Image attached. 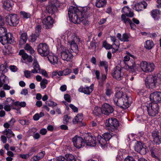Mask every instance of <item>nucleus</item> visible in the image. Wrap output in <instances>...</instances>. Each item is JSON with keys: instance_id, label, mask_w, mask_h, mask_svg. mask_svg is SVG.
Masks as SVG:
<instances>
[{"instance_id": "obj_50", "label": "nucleus", "mask_w": 161, "mask_h": 161, "mask_svg": "<svg viewBox=\"0 0 161 161\" xmlns=\"http://www.w3.org/2000/svg\"><path fill=\"white\" fill-rule=\"evenodd\" d=\"M24 73L25 77L27 78H29L31 76V71L25 70L24 72Z\"/></svg>"}, {"instance_id": "obj_18", "label": "nucleus", "mask_w": 161, "mask_h": 161, "mask_svg": "<svg viewBox=\"0 0 161 161\" xmlns=\"http://www.w3.org/2000/svg\"><path fill=\"white\" fill-rule=\"evenodd\" d=\"M102 113L105 115H108L114 111L113 107L107 103L103 104L102 106Z\"/></svg>"}, {"instance_id": "obj_2", "label": "nucleus", "mask_w": 161, "mask_h": 161, "mask_svg": "<svg viewBox=\"0 0 161 161\" xmlns=\"http://www.w3.org/2000/svg\"><path fill=\"white\" fill-rule=\"evenodd\" d=\"M14 41V38L10 33H7L6 29L0 27V42L3 45L11 44Z\"/></svg>"}, {"instance_id": "obj_46", "label": "nucleus", "mask_w": 161, "mask_h": 161, "mask_svg": "<svg viewBox=\"0 0 161 161\" xmlns=\"http://www.w3.org/2000/svg\"><path fill=\"white\" fill-rule=\"evenodd\" d=\"M80 7L78 6L75 3H73V5L69 7L68 10H80V9L78 8Z\"/></svg>"}, {"instance_id": "obj_17", "label": "nucleus", "mask_w": 161, "mask_h": 161, "mask_svg": "<svg viewBox=\"0 0 161 161\" xmlns=\"http://www.w3.org/2000/svg\"><path fill=\"white\" fill-rule=\"evenodd\" d=\"M150 100L157 103H161V92H155L152 93L150 96Z\"/></svg>"}, {"instance_id": "obj_5", "label": "nucleus", "mask_w": 161, "mask_h": 161, "mask_svg": "<svg viewBox=\"0 0 161 161\" xmlns=\"http://www.w3.org/2000/svg\"><path fill=\"white\" fill-rule=\"evenodd\" d=\"M53 11H43L42 14V17H44L47 16L46 18H44L42 22L43 25V27L46 29H49L51 28L53 23V19L51 17L49 16L50 14L52 13Z\"/></svg>"}, {"instance_id": "obj_21", "label": "nucleus", "mask_w": 161, "mask_h": 161, "mask_svg": "<svg viewBox=\"0 0 161 161\" xmlns=\"http://www.w3.org/2000/svg\"><path fill=\"white\" fill-rule=\"evenodd\" d=\"M33 69L31 70V72L33 74L40 73L41 67L36 58H34V61L33 64Z\"/></svg>"}, {"instance_id": "obj_61", "label": "nucleus", "mask_w": 161, "mask_h": 161, "mask_svg": "<svg viewBox=\"0 0 161 161\" xmlns=\"http://www.w3.org/2000/svg\"><path fill=\"white\" fill-rule=\"evenodd\" d=\"M39 35L36 34H32L31 36V40L32 42H34L36 40V38L38 37Z\"/></svg>"}, {"instance_id": "obj_53", "label": "nucleus", "mask_w": 161, "mask_h": 161, "mask_svg": "<svg viewBox=\"0 0 161 161\" xmlns=\"http://www.w3.org/2000/svg\"><path fill=\"white\" fill-rule=\"evenodd\" d=\"M94 112L97 114H100L102 113V107L101 108L95 107L94 109Z\"/></svg>"}, {"instance_id": "obj_34", "label": "nucleus", "mask_w": 161, "mask_h": 161, "mask_svg": "<svg viewBox=\"0 0 161 161\" xmlns=\"http://www.w3.org/2000/svg\"><path fill=\"white\" fill-rule=\"evenodd\" d=\"M83 114H78L75 117L74 119L73 120V122L76 124L77 122H80L82 121L83 119Z\"/></svg>"}, {"instance_id": "obj_24", "label": "nucleus", "mask_w": 161, "mask_h": 161, "mask_svg": "<svg viewBox=\"0 0 161 161\" xmlns=\"http://www.w3.org/2000/svg\"><path fill=\"white\" fill-rule=\"evenodd\" d=\"M120 88H117V92H116L114 97H117V98H126V97H129L127 96L125 93H124L121 89L119 90Z\"/></svg>"}, {"instance_id": "obj_29", "label": "nucleus", "mask_w": 161, "mask_h": 161, "mask_svg": "<svg viewBox=\"0 0 161 161\" xmlns=\"http://www.w3.org/2000/svg\"><path fill=\"white\" fill-rule=\"evenodd\" d=\"M3 8L5 10H11L12 5L10 0H5L3 3Z\"/></svg>"}, {"instance_id": "obj_14", "label": "nucleus", "mask_w": 161, "mask_h": 161, "mask_svg": "<svg viewBox=\"0 0 161 161\" xmlns=\"http://www.w3.org/2000/svg\"><path fill=\"white\" fill-rule=\"evenodd\" d=\"M70 52L67 49L63 51L61 53V58L64 60L67 61H71L73 57V55L72 54V53L74 52L71 50Z\"/></svg>"}, {"instance_id": "obj_16", "label": "nucleus", "mask_w": 161, "mask_h": 161, "mask_svg": "<svg viewBox=\"0 0 161 161\" xmlns=\"http://www.w3.org/2000/svg\"><path fill=\"white\" fill-rule=\"evenodd\" d=\"M85 136L84 139L85 143L88 146L94 147L96 145L97 142L95 137L92 136H88L87 135Z\"/></svg>"}, {"instance_id": "obj_28", "label": "nucleus", "mask_w": 161, "mask_h": 161, "mask_svg": "<svg viewBox=\"0 0 161 161\" xmlns=\"http://www.w3.org/2000/svg\"><path fill=\"white\" fill-rule=\"evenodd\" d=\"M8 70V66L6 62L0 65V73L1 75H4L7 73Z\"/></svg>"}, {"instance_id": "obj_32", "label": "nucleus", "mask_w": 161, "mask_h": 161, "mask_svg": "<svg viewBox=\"0 0 161 161\" xmlns=\"http://www.w3.org/2000/svg\"><path fill=\"white\" fill-rule=\"evenodd\" d=\"M27 39V33H24L21 34L20 36L19 43L22 45L25 43Z\"/></svg>"}, {"instance_id": "obj_35", "label": "nucleus", "mask_w": 161, "mask_h": 161, "mask_svg": "<svg viewBox=\"0 0 161 161\" xmlns=\"http://www.w3.org/2000/svg\"><path fill=\"white\" fill-rule=\"evenodd\" d=\"M154 46V44L151 40L147 41L144 45L145 47L147 49L150 50Z\"/></svg>"}, {"instance_id": "obj_31", "label": "nucleus", "mask_w": 161, "mask_h": 161, "mask_svg": "<svg viewBox=\"0 0 161 161\" xmlns=\"http://www.w3.org/2000/svg\"><path fill=\"white\" fill-rule=\"evenodd\" d=\"M151 15L155 20H158L161 16V12L159 11H152Z\"/></svg>"}, {"instance_id": "obj_9", "label": "nucleus", "mask_w": 161, "mask_h": 161, "mask_svg": "<svg viewBox=\"0 0 161 161\" xmlns=\"http://www.w3.org/2000/svg\"><path fill=\"white\" fill-rule=\"evenodd\" d=\"M6 22L12 26H16L19 23V18L16 14H8L5 17Z\"/></svg>"}, {"instance_id": "obj_57", "label": "nucleus", "mask_w": 161, "mask_h": 161, "mask_svg": "<svg viewBox=\"0 0 161 161\" xmlns=\"http://www.w3.org/2000/svg\"><path fill=\"white\" fill-rule=\"evenodd\" d=\"M46 103L50 107H55L57 105L56 103L52 101H47Z\"/></svg>"}, {"instance_id": "obj_48", "label": "nucleus", "mask_w": 161, "mask_h": 161, "mask_svg": "<svg viewBox=\"0 0 161 161\" xmlns=\"http://www.w3.org/2000/svg\"><path fill=\"white\" fill-rule=\"evenodd\" d=\"M103 46L107 49H109L111 48L113 49V45H111L107 43L106 42H104L103 44Z\"/></svg>"}, {"instance_id": "obj_64", "label": "nucleus", "mask_w": 161, "mask_h": 161, "mask_svg": "<svg viewBox=\"0 0 161 161\" xmlns=\"http://www.w3.org/2000/svg\"><path fill=\"white\" fill-rule=\"evenodd\" d=\"M69 107L73 110L74 112H78V108L73 104H70Z\"/></svg>"}, {"instance_id": "obj_19", "label": "nucleus", "mask_w": 161, "mask_h": 161, "mask_svg": "<svg viewBox=\"0 0 161 161\" xmlns=\"http://www.w3.org/2000/svg\"><path fill=\"white\" fill-rule=\"evenodd\" d=\"M152 135L155 143L158 144L161 143V134L157 130L153 131Z\"/></svg>"}, {"instance_id": "obj_15", "label": "nucleus", "mask_w": 161, "mask_h": 161, "mask_svg": "<svg viewBox=\"0 0 161 161\" xmlns=\"http://www.w3.org/2000/svg\"><path fill=\"white\" fill-rule=\"evenodd\" d=\"M112 75L113 77L116 80H121L123 77L124 73L121 71V68L116 66L114 69Z\"/></svg>"}, {"instance_id": "obj_47", "label": "nucleus", "mask_w": 161, "mask_h": 161, "mask_svg": "<svg viewBox=\"0 0 161 161\" xmlns=\"http://www.w3.org/2000/svg\"><path fill=\"white\" fill-rule=\"evenodd\" d=\"M38 151V149H36V147H31L28 153V154L30 156L32 155L34 153Z\"/></svg>"}, {"instance_id": "obj_13", "label": "nucleus", "mask_w": 161, "mask_h": 161, "mask_svg": "<svg viewBox=\"0 0 161 161\" xmlns=\"http://www.w3.org/2000/svg\"><path fill=\"white\" fill-rule=\"evenodd\" d=\"M72 141L75 146L77 148H80L83 146H84L85 144V139L81 137L75 136L73 138Z\"/></svg>"}, {"instance_id": "obj_49", "label": "nucleus", "mask_w": 161, "mask_h": 161, "mask_svg": "<svg viewBox=\"0 0 161 161\" xmlns=\"http://www.w3.org/2000/svg\"><path fill=\"white\" fill-rule=\"evenodd\" d=\"M15 106H19L21 107H24L26 105V103L25 102H19V101H17L14 103Z\"/></svg>"}, {"instance_id": "obj_43", "label": "nucleus", "mask_w": 161, "mask_h": 161, "mask_svg": "<svg viewBox=\"0 0 161 161\" xmlns=\"http://www.w3.org/2000/svg\"><path fill=\"white\" fill-rule=\"evenodd\" d=\"M48 83L47 80L46 79H43L40 82L41 87L42 89H44L46 87V85Z\"/></svg>"}, {"instance_id": "obj_41", "label": "nucleus", "mask_w": 161, "mask_h": 161, "mask_svg": "<svg viewBox=\"0 0 161 161\" xmlns=\"http://www.w3.org/2000/svg\"><path fill=\"white\" fill-rule=\"evenodd\" d=\"M0 80L3 83H9V80L8 77L5 76L4 74L1 75Z\"/></svg>"}, {"instance_id": "obj_26", "label": "nucleus", "mask_w": 161, "mask_h": 161, "mask_svg": "<svg viewBox=\"0 0 161 161\" xmlns=\"http://www.w3.org/2000/svg\"><path fill=\"white\" fill-rule=\"evenodd\" d=\"M113 93L112 87L110 84L107 83L106 85L105 94L108 97H110Z\"/></svg>"}, {"instance_id": "obj_30", "label": "nucleus", "mask_w": 161, "mask_h": 161, "mask_svg": "<svg viewBox=\"0 0 161 161\" xmlns=\"http://www.w3.org/2000/svg\"><path fill=\"white\" fill-rule=\"evenodd\" d=\"M3 134L6 135L8 139L12 137H14L15 135L12 130L9 129H6L3 131Z\"/></svg>"}, {"instance_id": "obj_60", "label": "nucleus", "mask_w": 161, "mask_h": 161, "mask_svg": "<svg viewBox=\"0 0 161 161\" xmlns=\"http://www.w3.org/2000/svg\"><path fill=\"white\" fill-rule=\"evenodd\" d=\"M64 99L68 102H71V99L70 98V96L69 95L66 94L64 95Z\"/></svg>"}, {"instance_id": "obj_8", "label": "nucleus", "mask_w": 161, "mask_h": 161, "mask_svg": "<svg viewBox=\"0 0 161 161\" xmlns=\"http://www.w3.org/2000/svg\"><path fill=\"white\" fill-rule=\"evenodd\" d=\"M149 115L152 117L156 116L159 112V107L157 103H152L147 104L145 107Z\"/></svg>"}, {"instance_id": "obj_45", "label": "nucleus", "mask_w": 161, "mask_h": 161, "mask_svg": "<svg viewBox=\"0 0 161 161\" xmlns=\"http://www.w3.org/2000/svg\"><path fill=\"white\" fill-rule=\"evenodd\" d=\"M142 147V146H141L139 143L137 142L134 146V149L137 152H139L141 151Z\"/></svg>"}, {"instance_id": "obj_27", "label": "nucleus", "mask_w": 161, "mask_h": 161, "mask_svg": "<svg viewBox=\"0 0 161 161\" xmlns=\"http://www.w3.org/2000/svg\"><path fill=\"white\" fill-rule=\"evenodd\" d=\"M97 140L100 145L102 147H105L106 146L108 141L104 139L102 136H98L97 137Z\"/></svg>"}, {"instance_id": "obj_38", "label": "nucleus", "mask_w": 161, "mask_h": 161, "mask_svg": "<svg viewBox=\"0 0 161 161\" xmlns=\"http://www.w3.org/2000/svg\"><path fill=\"white\" fill-rule=\"evenodd\" d=\"M130 37V35L127 33H124L122 35V39H120V41L123 42H128Z\"/></svg>"}, {"instance_id": "obj_37", "label": "nucleus", "mask_w": 161, "mask_h": 161, "mask_svg": "<svg viewBox=\"0 0 161 161\" xmlns=\"http://www.w3.org/2000/svg\"><path fill=\"white\" fill-rule=\"evenodd\" d=\"M24 49L27 51H29L30 54H32L35 52V51L32 47L28 43L25 44Z\"/></svg>"}, {"instance_id": "obj_10", "label": "nucleus", "mask_w": 161, "mask_h": 161, "mask_svg": "<svg viewBox=\"0 0 161 161\" xmlns=\"http://www.w3.org/2000/svg\"><path fill=\"white\" fill-rule=\"evenodd\" d=\"M159 79L155 75H150L147 77L145 80L146 87L149 88L153 89L155 88L156 83Z\"/></svg>"}, {"instance_id": "obj_11", "label": "nucleus", "mask_w": 161, "mask_h": 161, "mask_svg": "<svg viewBox=\"0 0 161 161\" xmlns=\"http://www.w3.org/2000/svg\"><path fill=\"white\" fill-rule=\"evenodd\" d=\"M37 51L42 56L46 57L49 52V47L45 43H40L38 46Z\"/></svg>"}, {"instance_id": "obj_39", "label": "nucleus", "mask_w": 161, "mask_h": 161, "mask_svg": "<svg viewBox=\"0 0 161 161\" xmlns=\"http://www.w3.org/2000/svg\"><path fill=\"white\" fill-rule=\"evenodd\" d=\"M99 66L104 67L105 72L107 73L108 72V63L105 61H100L99 62Z\"/></svg>"}, {"instance_id": "obj_52", "label": "nucleus", "mask_w": 161, "mask_h": 161, "mask_svg": "<svg viewBox=\"0 0 161 161\" xmlns=\"http://www.w3.org/2000/svg\"><path fill=\"white\" fill-rule=\"evenodd\" d=\"M42 27L41 25H37L35 29V33L39 35L41 31Z\"/></svg>"}, {"instance_id": "obj_55", "label": "nucleus", "mask_w": 161, "mask_h": 161, "mask_svg": "<svg viewBox=\"0 0 161 161\" xmlns=\"http://www.w3.org/2000/svg\"><path fill=\"white\" fill-rule=\"evenodd\" d=\"M157 151L158 149L156 148L152 149L150 150L151 154L152 157L154 158H156L157 157L155 155V153Z\"/></svg>"}, {"instance_id": "obj_25", "label": "nucleus", "mask_w": 161, "mask_h": 161, "mask_svg": "<svg viewBox=\"0 0 161 161\" xmlns=\"http://www.w3.org/2000/svg\"><path fill=\"white\" fill-rule=\"evenodd\" d=\"M49 62L53 64H57L58 62L57 57L54 56L52 53H49V54L47 56Z\"/></svg>"}, {"instance_id": "obj_56", "label": "nucleus", "mask_w": 161, "mask_h": 161, "mask_svg": "<svg viewBox=\"0 0 161 161\" xmlns=\"http://www.w3.org/2000/svg\"><path fill=\"white\" fill-rule=\"evenodd\" d=\"M69 117L67 115H64L63 118V123L64 124H67L69 122Z\"/></svg>"}, {"instance_id": "obj_1", "label": "nucleus", "mask_w": 161, "mask_h": 161, "mask_svg": "<svg viewBox=\"0 0 161 161\" xmlns=\"http://www.w3.org/2000/svg\"><path fill=\"white\" fill-rule=\"evenodd\" d=\"M89 14L88 11H68L69 18L74 23L84 25L88 24V21L86 19Z\"/></svg>"}, {"instance_id": "obj_12", "label": "nucleus", "mask_w": 161, "mask_h": 161, "mask_svg": "<svg viewBox=\"0 0 161 161\" xmlns=\"http://www.w3.org/2000/svg\"><path fill=\"white\" fill-rule=\"evenodd\" d=\"M140 65L142 69L146 72H151L154 70L155 68L154 64L151 62L142 61Z\"/></svg>"}, {"instance_id": "obj_23", "label": "nucleus", "mask_w": 161, "mask_h": 161, "mask_svg": "<svg viewBox=\"0 0 161 161\" xmlns=\"http://www.w3.org/2000/svg\"><path fill=\"white\" fill-rule=\"evenodd\" d=\"M110 39L111 41L113 42V43L112 44L113 46V48L112 49V52L115 53L118 50L119 48V44L118 43H117V39L115 36H111Z\"/></svg>"}, {"instance_id": "obj_63", "label": "nucleus", "mask_w": 161, "mask_h": 161, "mask_svg": "<svg viewBox=\"0 0 161 161\" xmlns=\"http://www.w3.org/2000/svg\"><path fill=\"white\" fill-rule=\"evenodd\" d=\"M40 73L46 77H48V75L47 74V71L43 69H41Z\"/></svg>"}, {"instance_id": "obj_3", "label": "nucleus", "mask_w": 161, "mask_h": 161, "mask_svg": "<svg viewBox=\"0 0 161 161\" xmlns=\"http://www.w3.org/2000/svg\"><path fill=\"white\" fill-rule=\"evenodd\" d=\"M114 103L116 105L120 108L124 109L128 108L130 104L132 102V99L131 97H126V98L114 97Z\"/></svg>"}, {"instance_id": "obj_7", "label": "nucleus", "mask_w": 161, "mask_h": 161, "mask_svg": "<svg viewBox=\"0 0 161 161\" xmlns=\"http://www.w3.org/2000/svg\"><path fill=\"white\" fill-rule=\"evenodd\" d=\"M105 125L108 127L109 130L112 132L117 133L118 131L117 129L119 125V123L116 119L114 118L108 119L106 120Z\"/></svg>"}, {"instance_id": "obj_36", "label": "nucleus", "mask_w": 161, "mask_h": 161, "mask_svg": "<svg viewBox=\"0 0 161 161\" xmlns=\"http://www.w3.org/2000/svg\"><path fill=\"white\" fill-rule=\"evenodd\" d=\"M114 136L112 132H106L102 135V136L106 140L108 141L110 138Z\"/></svg>"}, {"instance_id": "obj_6", "label": "nucleus", "mask_w": 161, "mask_h": 161, "mask_svg": "<svg viewBox=\"0 0 161 161\" xmlns=\"http://www.w3.org/2000/svg\"><path fill=\"white\" fill-rule=\"evenodd\" d=\"M66 6L65 3H60L58 0H50L46 10H61Z\"/></svg>"}, {"instance_id": "obj_40", "label": "nucleus", "mask_w": 161, "mask_h": 161, "mask_svg": "<svg viewBox=\"0 0 161 161\" xmlns=\"http://www.w3.org/2000/svg\"><path fill=\"white\" fill-rule=\"evenodd\" d=\"M121 19L122 21L125 24L127 25V23L130 22L131 20L129 18L126 17L125 14H122L121 15Z\"/></svg>"}, {"instance_id": "obj_4", "label": "nucleus", "mask_w": 161, "mask_h": 161, "mask_svg": "<svg viewBox=\"0 0 161 161\" xmlns=\"http://www.w3.org/2000/svg\"><path fill=\"white\" fill-rule=\"evenodd\" d=\"M68 42L70 46L71 50L76 54L79 53L77 44L80 41L79 37L75 34H70L68 37Z\"/></svg>"}, {"instance_id": "obj_62", "label": "nucleus", "mask_w": 161, "mask_h": 161, "mask_svg": "<svg viewBox=\"0 0 161 161\" xmlns=\"http://www.w3.org/2000/svg\"><path fill=\"white\" fill-rule=\"evenodd\" d=\"M89 48L90 49L96 48V44L95 43L94 41H92L90 42V45L89 46Z\"/></svg>"}, {"instance_id": "obj_22", "label": "nucleus", "mask_w": 161, "mask_h": 161, "mask_svg": "<svg viewBox=\"0 0 161 161\" xmlns=\"http://www.w3.org/2000/svg\"><path fill=\"white\" fill-rule=\"evenodd\" d=\"M125 64L127 65L131 71H134L137 69L139 66V65L135 64L134 59H130Z\"/></svg>"}, {"instance_id": "obj_54", "label": "nucleus", "mask_w": 161, "mask_h": 161, "mask_svg": "<svg viewBox=\"0 0 161 161\" xmlns=\"http://www.w3.org/2000/svg\"><path fill=\"white\" fill-rule=\"evenodd\" d=\"M71 72L72 70L71 69L69 68H67L66 69H64L63 70V72L64 75H68L70 74V73H71Z\"/></svg>"}, {"instance_id": "obj_58", "label": "nucleus", "mask_w": 161, "mask_h": 161, "mask_svg": "<svg viewBox=\"0 0 161 161\" xmlns=\"http://www.w3.org/2000/svg\"><path fill=\"white\" fill-rule=\"evenodd\" d=\"M56 161H67V159L64 157L61 156L57 158Z\"/></svg>"}, {"instance_id": "obj_59", "label": "nucleus", "mask_w": 161, "mask_h": 161, "mask_svg": "<svg viewBox=\"0 0 161 161\" xmlns=\"http://www.w3.org/2000/svg\"><path fill=\"white\" fill-rule=\"evenodd\" d=\"M41 159V158L36 155L32 158L31 159V161H38Z\"/></svg>"}, {"instance_id": "obj_51", "label": "nucleus", "mask_w": 161, "mask_h": 161, "mask_svg": "<svg viewBox=\"0 0 161 161\" xmlns=\"http://www.w3.org/2000/svg\"><path fill=\"white\" fill-rule=\"evenodd\" d=\"M67 161H76L74 156L72 154H68L66 156Z\"/></svg>"}, {"instance_id": "obj_44", "label": "nucleus", "mask_w": 161, "mask_h": 161, "mask_svg": "<svg viewBox=\"0 0 161 161\" xmlns=\"http://www.w3.org/2000/svg\"><path fill=\"white\" fill-rule=\"evenodd\" d=\"M20 14L23 18L25 19L30 18L31 16L30 13H27L24 11H21L20 12Z\"/></svg>"}, {"instance_id": "obj_20", "label": "nucleus", "mask_w": 161, "mask_h": 161, "mask_svg": "<svg viewBox=\"0 0 161 161\" xmlns=\"http://www.w3.org/2000/svg\"><path fill=\"white\" fill-rule=\"evenodd\" d=\"M93 85H91L90 86H86L83 87H80L78 89L79 92L84 93L85 94L89 95L92 92L93 89Z\"/></svg>"}, {"instance_id": "obj_33", "label": "nucleus", "mask_w": 161, "mask_h": 161, "mask_svg": "<svg viewBox=\"0 0 161 161\" xmlns=\"http://www.w3.org/2000/svg\"><path fill=\"white\" fill-rule=\"evenodd\" d=\"M107 3L106 0H97L96 5L98 8L103 7Z\"/></svg>"}, {"instance_id": "obj_42", "label": "nucleus", "mask_w": 161, "mask_h": 161, "mask_svg": "<svg viewBox=\"0 0 161 161\" xmlns=\"http://www.w3.org/2000/svg\"><path fill=\"white\" fill-rule=\"evenodd\" d=\"M139 157L136 154L135 158L132 157L128 156L125 159L124 161H135V159H138Z\"/></svg>"}]
</instances>
